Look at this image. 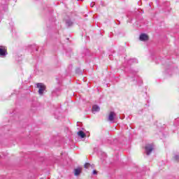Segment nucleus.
I'll use <instances>...</instances> for the list:
<instances>
[{
  "label": "nucleus",
  "mask_w": 179,
  "mask_h": 179,
  "mask_svg": "<svg viewBox=\"0 0 179 179\" xmlns=\"http://www.w3.org/2000/svg\"><path fill=\"white\" fill-rule=\"evenodd\" d=\"M90 166H92V165H90V164L86 163V164L84 165V167H85V169H89V167H90Z\"/></svg>",
  "instance_id": "obj_14"
},
{
  "label": "nucleus",
  "mask_w": 179,
  "mask_h": 179,
  "mask_svg": "<svg viewBox=\"0 0 179 179\" xmlns=\"http://www.w3.org/2000/svg\"><path fill=\"white\" fill-rule=\"evenodd\" d=\"M99 156L101 160L104 161L106 159H107V154H106V152H101L99 153Z\"/></svg>",
  "instance_id": "obj_9"
},
{
  "label": "nucleus",
  "mask_w": 179,
  "mask_h": 179,
  "mask_svg": "<svg viewBox=\"0 0 179 179\" xmlns=\"http://www.w3.org/2000/svg\"><path fill=\"white\" fill-rule=\"evenodd\" d=\"M92 111L94 114H96V113H99V111H100V107L97 105H94L92 106Z\"/></svg>",
  "instance_id": "obj_8"
},
{
  "label": "nucleus",
  "mask_w": 179,
  "mask_h": 179,
  "mask_svg": "<svg viewBox=\"0 0 179 179\" xmlns=\"http://www.w3.org/2000/svg\"><path fill=\"white\" fill-rule=\"evenodd\" d=\"M80 173H82V169L80 168H78L74 169V175L78 176H79V174H80Z\"/></svg>",
  "instance_id": "obj_10"
},
{
  "label": "nucleus",
  "mask_w": 179,
  "mask_h": 179,
  "mask_svg": "<svg viewBox=\"0 0 179 179\" xmlns=\"http://www.w3.org/2000/svg\"><path fill=\"white\" fill-rule=\"evenodd\" d=\"M114 118H115V113L112 111L110 113L108 120L110 122H114Z\"/></svg>",
  "instance_id": "obj_6"
},
{
  "label": "nucleus",
  "mask_w": 179,
  "mask_h": 179,
  "mask_svg": "<svg viewBox=\"0 0 179 179\" xmlns=\"http://www.w3.org/2000/svg\"><path fill=\"white\" fill-rule=\"evenodd\" d=\"M129 64H138V59H131L129 60Z\"/></svg>",
  "instance_id": "obj_12"
},
{
  "label": "nucleus",
  "mask_w": 179,
  "mask_h": 179,
  "mask_svg": "<svg viewBox=\"0 0 179 179\" xmlns=\"http://www.w3.org/2000/svg\"><path fill=\"white\" fill-rule=\"evenodd\" d=\"M8 10V4H6V1H2L0 3V12L1 13H3V12H6Z\"/></svg>",
  "instance_id": "obj_2"
},
{
  "label": "nucleus",
  "mask_w": 179,
  "mask_h": 179,
  "mask_svg": "<svg viewBox=\"0 0 179 179\" xmlns=\"http://www.w3.org/2000/svg\"><path fill=\"white\" fill-rule=\"evenodd\" d=\"M66 24L68 25V26H72V24H73V22H72V21L71 20H67L66 22Z\"/></svg>",
  "instance_id": "obj_13"
},
{
  "label": "nucleus",
  "mask_w": 179,
  "mask_h": 179,
  "mask_svg": "<svg viewBox=\"0 0 179 179\" xmlns=\"http://www.w3.org/2000/svg\"><path fill=\"white\" fill-rule=\"evenodd\" d=\"M78 136H80L82 139H83V138H85L86 136V134H85V132H83V131H80L78 132Z\"/></svg>",
  "instance_id": "obj_11"
},
{
  "label": "nucleus",
  "mask_w": 179,
  "mask_h": 179,
  "mask_svg": "<svg viewBox=\"0 0 179 179\" xmlns=\"http://www.w3.org/2000/svg\"><path fill=\"white\" fill-rule=\"evenodd\" d=\"M0 55L1 57H6V55H8L6 48L3 46H0Z\"/></svg>",
  "instance_id": "obj_5"
},
{
  "label": "nucleus",
  "mask_w": 179,
  "mask_h": 179,
  "mask_svg": "<svg viewBox=\"0 0 179 179\" xmlns=\"http://www.w3.org/2000/svg\"><path fill=\"white\" fill-rule=\"evenodd\" d=\"M153 149H155L153 144H147L145 148L146 155L149 156L153 152Z\"/></svg>",
  "instance_id": "obj_1"
},
{
  "label": "nucleus",
  "mask_w": 179,
  "mask_h": 179,
  "mask_svg": "<svg viewBox=\"0 0 179 179\" xmlns=\"http://www.w3.org/2000/svg\"><path fill=\"white\" fill-rule=\"evenodd\" d=\"M175 127H177V124L174 123Z\"/></svg>",
  "instance_id": "obj_18"
},
{
  "label": "nucleus",
  "mask_w": 179,
  "mask_h": 179,
  "mask_svg": "<svg viewBox=\"0 0 179 179\" xmlns=\"http://www.w3.org/2000/svg\"><path fill=\"white\" fill-rule=\"evenodd\" d=\"M36 86L38 87V93L41 96L44 93V90H45V85H44L43 83H37Z\"/></svg>",
  "instance_id": "obj_3"
},
{
  "label": "nucleus",
  "mask_w": 179,
  "mask_h": 179,
  "mask_svg": "<svg viewBox=\"0 0 179 179\" xmlns=\"http://www.w3.org/2000/svg\"><path fill=\"white\" fill-rule=\"evenodd\" d=\"M136 73H137L136 71L134 69H130L129 71V76H131V82H134V80H135V78L136 79H138V76L136 75Z\"/></svg>",
  "instance_id": "obj_4"
},
{
  "label": "nucleus",
  "mask_w": 179,
  "mask_h": 179,
  "mask_svg": "<svg viewBox=\"0 0 179 179\" xmlns=\"http://www.w3.org/2000/svg\"><path fill=\"white\" fill-rule=\"evenodd\" d=\"M139 38L141 41H148L149 40V37L146 34H141Z\"/></svg>",
  "instance_id": "obj_7"
},
{
  "label": "nucleus",
  "mask_w": 179,
  "mask_h": 179,
  "mask_svg": "<svg viewBox=\"0 0 179 179\" xmlns=\"http://www.w3.org/2000/svg\"><path fill=\"white\" fill-rule=\"evenodd\" d=\"M91 6H92V7L94 6V3H93V2L91 3Z\"/></svg>",
  "instance_id": "obj_17"
},
{
  "label": "nucleus",
  "mask_w": 179,
  "mask_h": 179,
  "mask_svg": "<svg viewBox=\"0 0 179 179\" xmlns=\"http://www.w3.org/2000/svg\"><path fill=\"white\" fill-rule=\"evenodd\" d=\"M92 174H97V171L96 170H94L93 172H92Z\"/></svg>",
  "instance_id": "obj_16"
},
{
  "label": "nucleus",
  "mask_w": 179,
  "mask_h": 179,
  "mask_svg": "<svg viewBox=\"0 0 179 179\" xmlns=\"http://www.w3.org/2000/svg\"><path fill=\"white\" fill-rule=\"evenodd\" d=\"M174 159L176 160V162H178V160H179V155H175L174 156Z\"/></svg>",
  "instance_id": "obj_15"
},
{
  "label": "nucleus",
  "mask_w": 179,
  "mask_h": 179,
  "mask_svg": "<svg viewBox=\"0 0 179 179\" xmlns=\"http://www.w3.org/2000/svg\"><path fill=\"white\" fill-rule=\"evenodd\" d=\"M177 121H178V120H176V122H177Z\"/></svg>",
  "instance_id": "obj_19"
}]
</instances>
